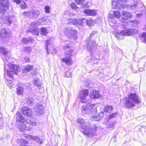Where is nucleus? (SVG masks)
Masks as SVG:
<instances>
[{"label": "nucleus", "instance_id": "31", "mask_svg": "<svg viewBox=\"0 0 146 146\" xmlns=\"http://www.w3.org/2000/svg\"><path fill=\"white\" fill-rule=\"evenodd\" d=\"M17 93L18 94H22L24 91V88L21 86H18L17 89Z\"/></svg>", "mask_w": 146, "mask_h": 146}, {"label": "nucleus", "instance_id": "39", "mask_svg": "<svg viewBox=\"0 0 146 146\" xmlns=\"http://www.w3.org/2000/svg\"><path fill=\"white\" fill-rule=\"evenodd\" d=\"M113 15L114 17L117 18H119L120 17V15L119 11H114L113 13Z\"/></svg>", "mask_w": 146, "mask_h": 146}, {"label": "nucleus", "instance_id": "5", "mask_svg": "<svg viewBox=\"0 0 146 146\" xmlns=\"http://www.w3.org/2000/svg\"><path fill=\"white\" fill-rule=\"evenodd\" d=\"M89 91L87 89H84L80 92L79 97L80 101L82 103H86L89 100L88 96Z\"/></svg>", "mask_w": 146, "mask_h": 146}, {"label": "nucleus", "instance_id": "8", "mask_svg": "<svg viewBox=\"0 0 146 146\" xmlns=\"http://www.w3.org/2000/svg\"><path fill=\"white\" fill-rule=\"evenodd\" d=\"M113 2H112L113 8L115 9H123L124 7L122 3L120 2H124L127 0H113Z\"/></svg>", "mask_w": 146, "mask_h": 146}, {"label": "nucleus", "instance_id": "23", "mask_svg": "<svg viewBox=\"0 0 146 146\" xmlns=\"http://www.w3.org/2000/svg\"><path fill=\"white\" fill-rule=\"evenodd\" d=\"M27 104L29 106H32L34 104V99L32 97L27 98Z\"/></svg>", "mask_w": 146, "mask_h": 146}, {"label": "nucleus", "instance_id": "16", "mask_svg": "<svg viewBox=\"0 0 146 146\" xmlns=\"http://www.w3.org/2000/svg\"><path fill=\"white\" fill-rule=\"evenodd\" d=\"M114 109V108L111 105H107L104 108V111L106 113H111Z\"/></svg>", "mask_w": 146, "mask_h": 146}, {"label": "nucleus", "instance_id": "1", "mask_svg": "<svg viewBox=\"0 0 146 146\" xmlns=\"http://www.w3.org/2000/svg\"><path fill=\"white\" fill-rule=\"evenodd\" d=\"M0 52L3 55V58L4 59L5 62L4 66V76L5 78L6 76H8L12 79L13 77V73L15 74H17L18 72L19 67L16 65L13 64L12 63L8 62V65L5 62H8L10 59L9 56H8L7 54L8 50L7 48L1 47L0 48Z\"/></svg>", "mask_w": 146, "mask_h": 146}, {"label": "nucleus", "instance_id": "15", "mask_svg": "<svg viewBox=\"0 0 146 146\" xmlns=\"http://www.w3.org/2000/svg\"><path fill=\"white\" fill-rule=\"evenodd\" d=\"M33 66L29 65H27L24 67L23 68L22 72L23 73L25 74L29 72L32 69Z\"/></svg>", "mask_w": 146, "mask_h": 146}, {"label": "nucleus", "instance_id": "63", "mask_svg": "<svg viewBox=\"0 0 146 146\" xmlns=\"http://www.w3.org/2000/svg\"><path fill=\"white\" fill-rule=\"evenodd\" d=\"M65 42H66V43H67V44H68V43H67V42H68V41H65Z\"/></svg>", "mask_w": 146, "mask_h": 146}, {"label": "nucleus", "instance_id": "7", "mask_svg": "<svg viewBox=\"0 0 146 146\" xmlns=\"http://www.w3.org/2000/svg\"><path fill=\"white\" fill-rule=\"evenodd\" d=\"M16 127L19 128L20 131H23V130H30L32 127H30L28 123H26L23 122H19L16 124Z\"/></svg>", "mask_w": 146, "mask_h": 146}, {"label": "nucleus", "instance_id": "22", "mask_svg": "<svg viewBox=\"0 0 146 146\" xmlns=\"http://www.w3.org/2000/svg\"><path fill=\"white\" fill-rule=\"evenodd\" d=\"M84 12L85 14L88 15H94L96 14L95 11L90 9L85 10Z\"/></svg>", "mask_w": 146, "mask_h": 146}, {"label": "nucleus", "instance_id": "10", "mask_svg": "<svg viewBox=\"0 0 146 146\" xmlns=\"http://www.w3.org/2000/svg\"><path fill=\"white\" fill-rule=\"evenodd\" d=\"M10 35L9 32L5 29H2L0 33V37L3 40L4 38L9 37Z\"/></svg>", "mask_w": 146, "mask_h": 146}, {"label": "nucleus", "instance_id": "64", "mask_svg": "<svg viewBox=\"0 0 146 146\" xmlns=\"http://www.w3.org/2000/svg\"><path fill=\"white\" fill-rule=\"evenodd\" d=\"M103 113H101L100 114V115H101L102 116V115H103Z\"/></svg>", "mask_w": 146, "mask_h": 146}, {"label": "nucleus", "instance_id": "14", "mask_svg": "<svg viewBox=\"0 0 146 146\" xmlns=\"http://www.w3.org/2000/svg\"><path fill=\"white\" fill-rule=\"evenodd\" d=\"M25 119L21 115V113L17 112V118L16 119V124L19 122H23Z\"/></svg>", "mask_w": 146, "mask_h": 146}, {"label": "nucleus", "instance_id": "40", "mask_svg": "<svg viewBox=\"0 0 146 146\" xmlns=\"http://www.w3.org/2000/svg\"><path fill=\"white\" fill-rule=\"evenodd\" d=\"M141 39L143 40L144 43H146V33H143L141 35Z\"/></svg>", "mask_w": 146, "mask_h": 146}, {"label": "nucleus", "instance_id": "3", "mask_svg": "<svg viewBox=\"0 0 146 146\" xmlns=\"http://www.w3.org/2000/svg\"><path fill=\"white\" fill-rule=\"evenodd\" d=\"M141 100L135 93H130L125 102V107L127 108H132L136 104L140 103Z\"/></svg>", "mask_w": 146, "mask_h": 146}, {"label": "nucleus", "instance_id": "47", "mask_svg": "<svg viewBox=\"0 0 146 146\" xmlns=\"http://www.w3.org/2000/svg\"><path fill=\"white\" fill-rule=\"evenodd\" d=\"M50 8L48 6H46L44 8L45 12L46 13H49Z\"/></svg>", "mask_w": 146, "mask_h": 146}, {"label": "nucleus", "instance_id": "34", "mask_svg": "<svg viewBox=\"0 0 146 146\" xmlns=\"http://www.w3.org/2000/svg\"><path fill=\"white\" fill-rule=\"evenodd\" d=\"M86 19L84 18H82L81 19L77 20L76 25H81L84 23Z\"/></svg>", "mask_w": 146, "mask_h": 146}, {"label": "nucleus", "instance_id": "18", "mask_svg": "<svg viewBox=\"0 0 146 146\" xmlns=\"http://www.w3.org/2000/svg\"><path fill=\"white\" fill-rule=\"evenodd\" d=\"M31 138L33 140H34L39 144H42V143L43 141L42 139L37 137L31 136Z\"/></svg>", "mask_w": 146, "mask_h": 146}, {"label": "nucleus", "instance_id": "2", "mask_svg": "<svg viewBox=\"0 0 146 146\" xmlns=\"http://www.w3.org/2000/svg\"><path fill=\"white\" fill-rule=\"evenodd\" d=\"M78 123L81 125V131L88 136L94 135L96 132V129L90 128V124L88 123L85 122L83 119L80 118L78 119Z\"/></svg>", "mask_w": 146, "mask_h": 146}, {"label": "nucleus", "instance_id": "44", "mask_svg": "<svg viewBox=\"0 0 146 146\" xmlns=\"http://www.w3.org/2000/svg\"><path fill=\"white\" fill-rule=\"evenodd\" d=\"M30 12H24L22 13L23 15L25 17H30Z\"/></svg>", "mask_w": 146, "mask_h": 146}, {"label": "nucleus", "instance_id": "56", "mask_svg": "<svg viewBox=\"0 0 146 146\" xmlns=\"http://www.w3.org/2000/svg\"><path fill=\"white\" fill-rule=\"evenodd\" d=\"M70 6L72 8L74 9H76L77 7L76 5L73 3H72L71 4H70Z\"/></svg>", "mask_w": 146, "mask_h": 146}, {"label": "nucleus", "instance_id": "29", "mask_svg": "<svg viewBox=\"0 0 146 146\" xmlns=\"http://www.w3.org/2000/svg\"><path fill=\"white\" fill-rule=\"evenodd\" d=\"M40 33L43 35H46L47 33V28L42 27L40 30Z\"/></svg>", "mask_w": 146, "mask_h": 146}, {"label": "nucleus", "instance_id": "26", "mask_svg": "<svg viewBox=\"0 0 146 146\" xmlns=\"http://www.w3.org/2000/svg\"><path fill=\"white\" fill-rule=\"evenodd\" d=\"M41 22L39 21H36L31 23V28H37V27L40 25Z\"/></svg>", "mask_w": 146, "mask_h": 146}, {"label": "nucleus", "instance_id": "53", "mask_svg": "<svg viewBox=\"0 0 146 146\" xmlns=\"http://www.w3.org/2000/svg\"><path fill=\"white\" fill-rule=\"evenodd\" d=\"M28 123L29 125V124H31L32 126H35L36 124V122L31 121H29V123Z\"/></svg>", "mask_w": 146, "mask_h": 146}, {"label": "nucleus", "instance_id": "6", "mask_svg": "<svg viewBox=\"0 0 146 146\" xmlns=\"http://www.w3.org/2000/svg\"><path fill=\"white\" fill-rule=\"evenodd\" d=\"M137 30L130 28L122 31L120 32V33L123 36H129L137 34Z\"/></svg>", "mask_w": 146, "mask_h": 146}, {"label": "nucleus", "instance_id": "49", "mask_svg": "<svg viewBox=\"0 0 146 146\" xmlns=\"http://www.w3.org/2000/svg\"><path fill=\"white\" fill-rule=\"evenodd\" d=\"M21 7L22 9H25L26 7V4L23 1L21 5Z\"/></svg>", "mask_w": 146, "mask_h": 146}, {"label": "nucleus", "instance_id": "30", "mask_svg": "<svg viewBox=\"0 0 146 146\" xmlns=\"http://www.w3.org/2000/svg\"><path fill=\"white\" fill-rule=\"evenodd\" d=\"M51 41L50 40H47L46 43V51L47 53L48 54H49L48 52V50H49V48H51L52 46V45H51Z\"/></svg>", "mask_w": 146, "mask_h": 146}, {"label": "nucleus", "instance_id": "21", "mask_svg": "<svg viewBox=\"0 0 146 146\" xmlns=\"http://www.w3.org/2000/svg\"><path fill=\"white\" fill-rule=\"evenodd\" d=\"M73 29L72 28L68 27L64 29V32L66 35L70 36V35H71L72 33Z\"/></svg>", "mask_w": 146, "mask_h": 146}, {"label": "nucleus", "instance_id": "4", "mask_svg": "<svg viewBox=\"0 0 146 146\" xmlns=\"http://www.w3.org/2000/svg\"><path fill=\"white\" fill-rule=\"evenodd\" d=\"M63 48L64 50H66V51L65 52V58L62 59V61L65 62L67 65L71 66L72 64V60L71 57L73 50L70 49V46L69 45L64 46Z\"/></svg>", "mask_w": 146, "mask_h": 146}, {"label": "nucleus", "instance_id": "12", "mask_svg": "<svg viewBox=\"0 0 146 146\" xmlns=\"http://www.w3.org/2000/svg\"><path fill=\"white\" fill-rule=\"evenodd\" d=\"M30 13V17L35 18H37L40 13V11L37 9L32 10Z\"/></svg>", "mask_w": 146, "mask_h": 146}, {"label": "nucleus", "instance_id": "27", "mask_svg": "<svg viewBox=\"0 0 146 146\" xmlns=\"http://www.w3.org/2000/svg\"><path fill=\"white\" fill-rule=\"evenodd\" d=\"M12 18L9 16H7L5 17V23L9 25H11L12 23Z\"/></svg>", "mask_w": 146, "mask_h": 146}, {"label": "nucleus", "instance_id": "57", "mask_svg": "<svg viewBox=\"0 0 146 146\" xmlns=\"http://www.w3.org/2000/svg\"><path fill=\"white\" fill-rule=\"evenodd\" d=\"M6 82L7 83H9V84H11L12 83V81L11 80L6 79Z\"/></svg>", "mask_w": 146, "mask_h": 146}, {"label": "nucleus", "instance_id": "20", "mask_svg": "<svg viewBox=\"0 0 146 146\" xmlns=\"http://www.w3.org/2000/svg\"><path fill=\"white\" fill-rule=\"evenodd\" d=\"M86 106L88 110H89L90 112L92 113L95 110V106L93 104L90 103L88 104Z\"/></svg>", "mask_w": 146, "mask_h": 146}, {"label": "nucleus", "instance_id": "11", "mask_svg": "<svg viewBox=\"0 0 146 146\" xmlns=\"http://www.w3.org/2000/svg\"><path fill=\"white\" fill-rule=\"evenodd\" d=\"M22 112L23 115L30 116L31 115L32 112L31 110L27 107H25L22 109Z\"/></svg>", "mask_w": 146, "mask_h": 146}, {"label": "nucleus", "instance_id": "25", "mask_svg": "<svg viewBox=\"0 0 146 146\" xmlns=\"http://www.w3.org/2000/svg\"><path fill=\"white\" fill-rule=\"evenodd\" d=\"M34 40L33 38H24L22 40V42L24 44H27L29 42H32Z\"/></svg>", "mask_w": 146, "mask_h": 146}, {"label": "nucleus", "instance_id": "60", "mask_svg": "<svg viewBox=\"0 0 146 146\" xmlns=\"http://www.w3.org/2000/svg\"><path fill=\"white\" fill-rule=\"evenodd\" d=\"M139 70L140 71L142 72L144 70V69L143 68H139Z\"/></svg>", "mask_w": 146, "mask_h": 146}, {"label": "nucleus", "instance_id": "54", "mask_svg": "<svg viewBox=\"0 0 146 146\" xmlns=\"http://www.w3.org/2000/svg\"><path fill=\"white\" fill-rule=\"evenodd\" d=\"M40 20L43 22L46 21L47 20V18L46 17H42L40 19Z\"/></svg>", "mask_w": 146, "mask_h": 146}, {"label": "nucleus", "instance_id": "61", "mask_svg": "<svg viewBox=\"0 0 146 146\" xmlns=\"http://www.w3.org/2000/svg\"><path fill=\"white\" fill-rule=\"evenodd\" d=\"M143 66L144 67H145L146 66V61L145 62V64L143 65Z\"/></svg>", "mask_w": 146, "mask_h": 146}, {"label": "nucleus", "instance_id": "13", "mask_svg": "<svg viewBox=\"0 0 146 146\" xmlns=\"http://www.w3.org/2000/svg\"><path fill=\"white\" fill-rule=\"evenodd\" d=\"M100 96V94L98 92L95 90H94L90 95V97L92 99H98Z\"/></svg>", "mask_w": 146, "mask_h": 146}, {"label": "nucleus", "instance_id": "38", "mask_svg": "<svg viewBox=\"0 0 146 146\" xmlns=\"http://www.w3.org/2000/svg\"><path fill=\"white\" fill-rule=\"evenodd\" d=\"M34 83L35 85L38 87H40L41 86V84L39 80L38 79L34 80Z\"/></svg>", "mask_w": 146, "mask_h": 146}, {"label": "nucleus", "instance_id": "32", "mask_svg": "<svg viewBox=\"0 0 146 146\" xmlns=\"http://www.w3.org/2000/svg\"><path fill=\"white\" fill-rule=\"evenodd\" d=\"M23 50L26 53L29 54L31 51L32 49L30 47H26L23 48Z\"/></svg>", "mask_w": 146, "mask_h": 146}, {"label": "nucleus", "instance_id": "52", "mask_svg": "<svg viewBox=\"0 0 146 146\" xmlns=\"http://www.w3.org/2000/svg\"><path fill=\"white\" fill-rule=\"evenodd\" d=\"M120 33H116L115 34L116 37L117 38L119 39H121V35H121Z\"/></svg>", "mask_w": 146, "mask_h": 146}, {"label": "nucleus", "instance_id": "37", "mask_svg": "<svg viewBox=\"0 0 146 146\" xmlns=\"http://www.w3.org/2000/svg\"><path fill=\"white\" fill-rule=\"evenodd\" d=\"M101 117L99 116V115H95L92 117L91 118V119L92 120L98 121L101 119Z\"/></svg>", "mask_w": 146, "mask_h": 146}, {"label": "nucleus", "instance_id": "36", "mask_svg": "<svg viewBox=\"0 0 146 146\" xmlns=\"http://www.w3.org/2000/svg\"><path fill=\"white\" fill-rule=\"evenodd\" d=\"M66 71L65 74L66 77L68 78L71 77L72 76V73L70 70L68 69H67L66 70Z\"/></svg>", "mask_w": 146, "mask_h": 146}, {"label": "nucleus", "instance_id": "48", "mask_svg": "<svg viewBox=\"0 0 146 146\" xmlns=\"http://www.w3.org/2000/svg\"><path fill=\"white\" fill-rule=\"evenodd\" d=\"M115 125L113 122H111L109 124L108 127L109 128H113L114 126Z\"/></svg>", "mask_w": 146, "mask_h": 146}, {"label": "nucleus", "instance_id": "35", "mask_svg": "<svg viewBox=\"0 0 146 146\" xmlns=\"http://www.w3.org/2000/svg\"><path fill=\"white\" fill-rule=\"evenodd\" d=\"M68 22L70 24L76 25L77 20L75 19H70L68 20Z\"/></svg>", "mask_w": 146, "mask_h": 146}, {"label": "nucleus", "instance_id": "45", "mask_svg": "<svg viewBox=\"0 0 146 146\" xmlns=\"http://www.w3.org/2000/svg\"><path fill=\"white\" fill-rule=\"evenodd\" d=\"M84 0H75V3L78 5H83V3Z\"/></svg>", "mask_w": 146, "mask_h": 146}, {"label": "nucleus", "instance_id": "33", "mask_svg": "<svg viewBox=\"0 0 146 146\" xmlns=\"http://www.w3.org/2000/svg\"><path fill=\"white\" fill-rule=\"evenodd\" d=\"M82 111L83 113L86 114L90 112V111H89V110H88L86 106H83L82 107Z\"/></svg>", "mask_w": 146, "mask_h": 146}, {"label": "nucleus", "instance_id": "17", "mask_svg": "<svg viewBox=\"0 0 146 146\" xmlns=\"http://www.w3.org/2000/svg\"><path fill=\"white\" fill-rule=\"evenodd\" d=\"M0 5L6 8V9H8L9 7L8 0H0Z\"/></svg>", "mask_w": 146, "mask_h": 146}, {"label": "nucleus", "instance_id": "24", "mask_svg": "<svg viewBox=\"0 0 146 146\" xmlns=\"http://www.w3.org/2000/svg\"><path fill=\"white\" fill-rule=\"evenodd\" d=\"M18 142L19 144L21 146H28L26 144H28V142L23 139H19L18 140Z\"/></svg>", "mask_w": 146, "mask_h": 146}, {"label": "nucleus", "instance_id": "55", "mask_svg": "<svg viewBox=\"0 0 146 146\" xmlns=\"http://www.w3.org/2000/svg\"><path fill=\"white\" fill-rule=\"evenodd\" d=\"M23 61L25 62H28L30 61V59L29 57H25L23 58Z\"/></svg>", "mask_w": 146, "mask_h": 146}, {"label": "nucleus", "instance_id": "19", "mask_svg": "<svg viewBox=\"0 0 146 146\" xmlns=\"http://www.w3.org/2000/svg\"><path fill=\"white\" fill-rule=\"evenodd\" d=\"M29 32L31 33L33 35H39L38 30L37 28H30L29 30Z\"/></svg>", "mask_w": 146, "mask_h": 146}, {"label": "nucleus", "instance_id": "9", "mask_svg": "<svg viewBox=\"0 0 146 146\" xmlns=\"http://www.w3.org/2000/svg\"><path fill=\"white\" fill-rule=\"evenodd\" d=\"M122 19L121 20V22L123 24H122L121 25V27L122 28H124V26L125 25V24H127V23L125 21L124 19L126 20L128 18H130L131 16V15L129 12L126 11H122Z\"/></svg>", "mask_w": 146, "mask_h": 146}, {"label": "nucleus", "instance_id": "43", "mask_svg": "<svg viewBox=\"0 0 146 146\" xmlns=\"http://www.w3.org/2000/svg\"><path fill=\"white\" fill-rule=\"evenodd\" d=\"M7 9L0 5V13H5L6 10Z\"/></svg>", "mask_w": 146, "mask_h": 146}, {"label": "nucleus", "instance_id": "51", "mask_svg": "<svg viewBox=\"0 0 146 146\" xmlns=\"http://www.w3.org/2000/svg\"><path fill=\"white\" fill-rule=\"evenodd\" d=\"M133 23L134 24L133 26L136 27L139 23V22L138 21L134 20L133 21Z\"/></svg>", "mask_w": 146, "mask_h": 146}, {"label": "nucleus", "instance_id": "42", "mask_svg": "<svg viewBox=\"0 0 146 146\" xmlns=\"http://www.w3.org/2000/svg\"><path fill=\"white\" fill-rule=\"evenodd\" d=\"M85 22H86L87 25L89 26H92L93 25V21L91 20H87L86 19Z\"/></svg>", "mask_w": 146, "mask_h": 146}, {"label": "nucleus", "instance_id": "62", "mask_svg": "<svg viewBox=\"0 0 146 146\" xmlns=\"http://www.w3.org/2000/svg\"><path fill=\"white\" fill-rule=\"evenodd\" d=\"M144 30L146 31V25H145V27L143 29Z\"/></svg>", "mask_w": 146, "mask_h": 146}, {"label": "nucleus", "instance_id": "58", "mask_svg": "<svg viewBox=\"0 0 146 146\" xmlns=\"http://www.w3.org/2000/svg\"><path fill=\"white\" fill-rule=\"evenodd\" d=\"M13 1L14 2L18 4L20 3L21 2V0H13Z\"/></svg>", "mask_w": 146, "mask_h": 146}, {"label": "nucleus", "instance_id": "59", "mask_svg": "<svg viewBox=\"0 0 146 146\" xmlns=\"http://www.w3.org/2000/svg\"><path fill=\"white\" fill-rule=\"evenodd\" d=\"M142 15L141 13H138L136 14V17H137L142 16Z\"/></svg>", "mask_w": 146, "mask_h": 146}, {"label": "nucleus", "instance_id": "50", "mask_svg": "<svg viewBox=\"0 0 146 146\" xmlns=\"http://www.w3.org/2000/svg\"><path fill=\"white\" fill-rule=\"evenodd\" d=\"M117 115V113H115L112 114L111 115H110L109 117L110 119H111L115 117H116Z\"/></svg>", "mask_w": 146, "mask_h": 146}, {"label": "nucleus", "instance_id": "28", "mask_svg": "<svg viewBox=\"0 0 146 146\" xmlns=\"http://www.w3.org/2000/svg\"><path fill=\"white\" fill-rule=\"evenodd\" d=\"M138 4L137 1L134 2V3H132L130 7L131 9L133 10L137 11V9Z\"/></svg>", "mask_w": 146, "mask_h": 146}, {"label": "nucleus", "instance_id": "41", "mask_svg": "<svg viewBox=\"0 0 146 146\" xmlns=\"http://www.w3.org/2000/svg\"><path fill=\"white\" fill-rule=\"evenodd\" d=\"M37 111L39 113L41 114L42 113V110L43 107L42 106L38 105L37 106Z\"/></svg>", "mask_w": 146, "mask_h": 146}, {"label": "nucleus", "instance_id": "46", "mask_svg": "<svg viewBox=\"0 0 146 146\" xmlns=\"http://www.w3.org/2000/svg\"><path fill=\"white\" fill-rule=\"evenodd\" d=\"M72 32V33L71 34V35H70L69 36L71 37L72 36H74V37H76L77 35L76 31L73 29Z\"/></svg>", "mask_w": 146, "mask_h": 146}]
</instances>
